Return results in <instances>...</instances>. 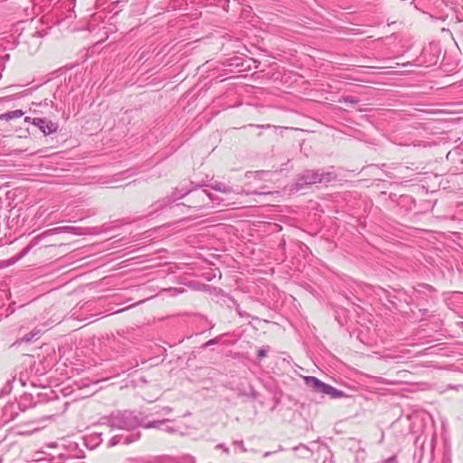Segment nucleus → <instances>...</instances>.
Instances as JSON below:
<instances>
[{
    "label": "nucleus",
    "instance_id": "nucleus-9",
    "mask_svg": "<svg viewBox=\"0 0 463 463\" xmlns=\"http://www.w3.org/2000/svg\"><path fill=\"white\" fill-rule=\"evenodd\" d=\"M463 298V293L459 291H454L446 293L444 295V301L445 303L452 308L453 306H456V304L459 303Z\"/></svg>",
    "mask_w": 463,
    "mask_h": 463
},
{
    "label": "nucleus",
    "instance_id": "nucleus-3",
    "mask_svg": "<svg viewBox=\"0 0 463 463\" xmlns=\"http://www.w3.org/2000/svg\"><path fill=\"white\" fill-rule=\"evenodd\" d=\"M303 379L306 385L313 392L321 393L322 395H328L332 399L346 397V394L343 391L323 383L315 376H305Z\"/></svg>",
    "mask_w": 463,
    "mask_h": 463
},
{
    "label": "nucleus",
    "instance_id": "nucleus-23",
    "mask_svg": "<svg viewBox=\"0 0 463 463\" xmlns=\"http://www.w3.org/2000/svg\"><path fill=\"white\" fill-rule=\"evenodd\" d=\"M15 311V308L13 307V305H10L7 308H6V317L12 315L14 312Z\"/></svg>",
    "mask_w": 463,
    "mask_h": 463
},
{
    "label": "nucleus",
    "instance_id": "nucleus-27",
    "mask_svg": "<svg viewBox=\"0 0 463 463\" xmlns=\"http://www.w3.org/2000/svg\"><path fill=\"white\" fill-rule=\"evenodd\" d=\"M238 314L241 317H249L248 314H246L245 312H241L240 310H238Z\"/></svg>",
    "mask_w": 463,
    "mask_h": 463
},
{
    "label": "nucleus",
    "instance_id": "nucleus-8",
    "mask_svg": "<svg viewBox=\"0 0 463 463\" xmlns=\"http://www.w3.org/2000/svg\"><path fill=\"white\" fill-rule=\"evenodd\" d=\"M20 405L14 402L6 403L1 412V420L4 424L9 423L14 420L19 414Z\"/></svg>",
    "mask_w": 463,
    "mask_h": 463
},
{
    "label": "nucleus",
    "instance_id": "nucleus-26",
    "mask_svg": "<svg viewBox=\"0 0 463 463\" xmlns=\"http://www.w3.org/2000/svg\"><path fill=\"white\" fill-rule=\"evenodd\" d=\"M252 174H255V175H263V174H265V172H264V171L247 172V173H246V176H247V177H249V176H250V175H252Z\"/></svg>",
    "mask_w": 463,
    "mask_h": 463
},
{
    "label": "nucleus",
    "instance_id": "nucleus-30",
    "mask_svg": "<svg viewBox=\"0 0 463 463\" xmlns=\"http://www.w3.org/2000/svg\"><path fill=\"white\" fill-rule=\"evenodd\" d=\"M426 288H429V289H432V287L429 286V285H427Z\"/></svg>",
    "mask_w": 463,
    "mask_h": 463
},
{
    "label": "nucleus",
    "instance_id": "nucleus-2",
    "mask_svg": "<svg viewBox=\"0 0 463 463\" xmlns=\"http://www.w3.org/2000/svg\"><path fill=\"white\" fill-rule=\"evenodd\" d=\"M335 179V175L333 172H324L320 170H305L298 176L295 182V188L301 190L307 186L319 184L329 183Z\"/></svg>",
    "mask_w": 463,
    "mask_h": 463
},
{
    "label": "nucleus",
    "instance_id": "nucleus-28",
    "mask_svg": "<svg viewBox=\"0 0 463 463\" xmlns=\"http://www.w3.org/2000/svg\"><path fill=\"white\" fill-rule=\"evenodd\" d=\"M19 382L21 383V385H22V386H24V385H25V382H24V380L23 379V377H22V376L19 378Z\"/></svg>",
    "mask_w": 463,
    "mask_h": 463
},
{
    "label": "nucleus",
    "instance_id": "nucleus-16",
    "mask_svg": "<svg viewBox=\"0 0 463 463\" xmlns=\"http://www.w3.org/2000/svg\"><path fill=\"white\" fill-rule=\"evenodd\" d=\"M35 245V243L33 242H31L29 245H27L22 251L21 253L19 254L18 256V260L19 259H22L23 257H24L25 255H27L29 253V251L31 250V249Z\"/></svg>",
    "mask_w": 463,
    "mask_h": 463
},
{
    "label": "nucleus",
    "instance_id": "nucleus-11",
    "mask_svg": "<svg viewBox=\"0 0 463 463\" xmlns=\"http://www.w3.org/2000/svg\"><path fill=\"white\" fill-rule=\"evenodd\" d=\"M138 438H139V434H137V435H135V436H133V435H131V436H127V437H125V438H124V437H122V436H114V437L110 439L109 443H110V446H114V445H117V444L120 443V442H121V440L123 439V443H125V444H128V443H130V442H133V441H135V440L138 439Z\"/></svg>",
    "mask_w": 463,
    "mask_h": 463
},
{
    "label": "nucleus",
    "instance_id": "nucleus-21",
    "mask_svg": "<svg viewBox=\"0 0 463 463\" xmlns=\"http://www.w3.org/2000/svg\"><path fill=\"white\" fill-rule=\"evenodd\" d=\"M383 463H399L396 456L386 458Z\"/></svg>",
    "mask_w": 463,
    "mask_h": 463
},
{
    "label": "nucleus",
    "instance_id": "nucleus-20",
    "mask_svg": "<svg viewBox=\"0 0 463 463\" xmlns=\"http://www.w3.org/2000/svg\"><path fill=\"white\" fill-rule=\"evenodd\" d=\"M344 101L356 104L358 102V99L352 96H346V97H344Z\"/></svg>",
    "mask_w": 463,
    "mask_h": 463
},
{
    "label": "nucleus",
    "instance_id": "nucleus-25",
    "mask_svg": "<svg viewBox=\"0 0 463 463\" xmlns=\"http://www.w3.org/2000/svg\"><path fill=\"white\" fill-rule=\"evenodd\" d=\"M162 411L165 413V414H169L170 412L173 411V409L169 406H165L162 409Z\"/></svg>",
    "mask_w": 463,
    "mask_h": 463
},
{
    "label": "nucleus",
    "instance_id": "nucleus-31",
    "mask_svg": "<svg viewBox=\"0 0 463 463\" xmlns=\"http://www.w3.org/2000/svg\"><path fill=\"white\" fill-rule=\"evenodd\" d=\"M0 463H3V458H2V457H0Z\"/></svg>",
    "mask_w": 463,
    "mask_h": 463
},
{
    "label": "nucleus",
    "instance_id": "nucleus-13",
    "mask_svg": "<svg viewBox=\"0 0 463 463\" xmlns=\"http://www.w3.org/2000/svg\"><path fill=\"white\" fill-rule=\"evenodd\" d=\"M41 333V330L38 329V328H33L30 333L24 335L23 337H22V342H24V343H29L30 341H32L33 338H35L36 336H38Z\"/></svg>",
    "mask_w": 463,
    "mask_h": 463
},
{
    "label": "nucleus",
    "instance_id": "nucleus-17",
    "mask_svg": "<svg viewBox=\"0 0 463 463\" xmlns=\"http://www.w3.org/2000/svg\"><path fill=\"white\" fill-rule=\"evenodd\" d=\"M269 346H268V345L262 346L261 348H260L258 351V354H257L258 358L259 359L264 358L267 355V353L269 352Z\"/></svg>",
    "mask_w": 463,
    "mask_h": 463
},
{
    "label": "nucleus",
    "instance_id": "nucleus-6",
    "mask_svg": "<svg viewBox=\"0 0 463 463\" xmlns=\"http://www.w3.org/2000/svg\"><path fill=\"white\" fill-rule=\"evenodd\" d=\"M25 121L37 127L45 136L57 132L59 128L58 122H53L45 118L26 117Z\"/></svg>",
    "mask_w": 463,
    "mask_h": 463
},
{
    "label": "nucleus",
    "instance_id": "nucleus-4",
    "mask_svg": "<svg viewBox=\"0 0 463 463\" xmlns=\"http://www.w3.org/2000/svg\"><path fill=\"white\" fill-rule=\"evenodd\" d=\"M193 191L191 189H178V188H176L172 193V195L170 197L163 198V199L158 200L157 202H156L154 204H152L151 205L152 210L150 212V214L156 213L157 212L163 210L166 206H168L171 203H173L175 201H176V200H178L180 198H183L185 195L190 194Z\"/></svg>",
    "mask_w": 463,
    "mask_h": 463
},
{
    "label": "nucleus",
    "instance_id": "nucleus-18",
    "mask_svg": "<svg viewBox=\"0 0 463 463\" xmlns=\"http://www.w3.org/2000/svg\"><path fill=\"white\" fill-rule=\"evenodd\" d=\"M375 382L378 383H383V384H394V382L390 381L383 377H375Z\"/></svg>",
    "mask_w": 463,
    "mask_h": 463
},
{
    "label": "nucleus",
    "instance_id": "nucleus-12",
    "mask_svg": "<svg viewBox=\"0 0 463 463\" xmlns=\"http://www.w3.org/2000/svg\"><path fill=\"white\" fill-rule=\"evenodd\" d=\"M24 114V111L21 109L8 111L4 114H1L0 119L10 120V119H14V118H21Z\"/></svg>",
    "mask_w": 463,
    "mask_h": 463
},
{
    "label": "nucleus",
    "instance_id": "nucleus-15",
    "mask_svg": "<svg viewBox=\"0 0 463 463\" xmlns=\"http://www.w3.org/2000/svg\"><path fill=\"white\" fill-rule=\"evenodd\" d=\"M244 128H277L275 126H272L270 124H266V125H259V124H249L247 126H244Z\"/></svg>",
    "mask_w": 463,
    "mask_h": 463
},
{
    "label": "nucleus",
    "instance_id": "nucleus-10",
    "mask_svg": "<svg viewBox=\"0 0 463 463\" xmlns=\"http://www.w3.org/2000/svg\"><path fill=\"white\" fill-rule=\"evenodd\" d=\"M205 186L210 187L213 190H215L217 192H221L223 194H230L232 192V188L230 185L225 184L221 182H217V181H215L210 184H206Z\"/></svg>",
    "mask_w": 463,
    "mask_h": 463
},
{
    "label": "nucleus",
    "instance_id": "nucleus-7",
    "mask_svg": "<svg viewBox=\"0 0 463 463\" xmlns=\"http://www.w3.org/2000/svg\"><path fill=\"white\" fill-rule=\"evenodd\" d=\"M173 422H174V420H170V419L150 420L148 422L143 421L142 427L145 429H157V430H161L169 434H175L179 431V427L175 426V425H170V423H173Z\"/></svg>",
    "mask_w": 463,
    "mask_h": 463
},
{
    "label": "nucleus",
    "instance_id": "nucleus-19",
    "mask_svg": "<svg viewBox=\"0 0 463 463\" xmlns=\"http://www.w3.org/2000/svg\"><path fill=\"white\" fill-rule=\"evenodd\" d=\"M233 445L238 446L242 452H246V448L244 447L243 440H235Z\"/></svg>",
    "mask_w": 463,
    "mask_h": 463
},
{
    "label": "nucleus",
    "instance_id": "nucleus-5",
    "mask_svg": "<svg viewBox=\"0 0 463 463\" xmlns=\"http://www.w3.org/2000/svg\"><path fill=\"white\" fill-rule=\"evenodd\" d=\"M193 192L190 194L191 198L189 199L190 204L187 205L189 208L201 209L206 206L209 202H213V195L208 193L206 190L198 191L197 189H191Z\"/></svg>",
    "mask_w": 463,
    "mask_h": 463
},
{
    "label": "nucleus",
    "instance_id": "nucleus-24",
    "mask_svg": "<svg viewBox=\"0 0 463 463\" xmlns=\"http://www.w3.org/2000/svg\"><path fill=\"white\" fill-rule=\"evenodd\" d=\"M216 448L222 449L223 452H225L226 454L229 453V448L226 447L224 444H218Z\"/></svg>",
    "mask_w": 463,
    "mask_h": 463
},
{
    "label": "nucleus",
    "instance_id": "nucleus-1",
    "mask_svg": "<svg viewBox=\"0 0 463 463\" xmlns=\"http://www.w3.org/2000/svg\"><path fill=\"white\" fill-rule=\"evenodd\" d=\"M107 424L111 429L129 430L140 426L142 427L143 417L141 413L136 414L134 411H118L107 418Z\"/></svg>",
    "mask_w": 463,
    "mask_h": 463
},
{
    "label": "nucleus",
    "instance_id": "nucleus-29",
    "mask_svg": "<svg viewBox=\"0 0 463 463\" xmlns=\"http://www.w3.org/2000/svg\"><path fill=\"white\" fill-rule=\"evenodd\" d=\"M252 194H266V193H263V192H260V193L253 192Z\"/></svg>",
    "mask_w": 463,
    "mask_h": 463
},
{
    "label": "nucleus",
    "instance_id": "nucleus-22",
    "mask_svg": "<svg viewBox=\"0 0 463 463\" xmlns=\"http://www.w3.org/2000/svg\"><path fill=\"white\" fill-rule=\"evenodd\" d=\"M218 343V339L217 338H213V339H210L208 340L205 344H204V347H207V346H211V345H213L215 344Z\"/></svg>",
    "mask_w": 463,
    "mask_h": 463
},
{
    "label": "nucleus",
    "instance_id": "nucleus-14",
    "mask_svg": "<svg viewBox=\"0 0 463 463\" xmlns=\"http://www.w3.org/2000/svg\"><path fill=\"white\" fill-rule=\"evenodd\" d=\"M15 381V376H14L12 379L8 380L3 389L1 390V392L4 394H8L12 391V383Z\"/></svg>",
    "mask_w": 463,
    "mask_h": 463
}]
</instances>
